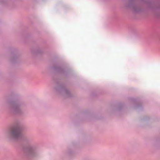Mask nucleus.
<instances>
[{
  "instance_id": "1",
  "label": "nucleus",
  "mask_w": 160,
  "mask_h": 160,
  "mask_svg": "<svg viewBox=\"0 0 160 160\" xmlns=\"http://www.w3.org/2000/svg\"><path fill=\"white\" fill-rule=\"evenodd\" d=\"M8 134L13 138H18L20 135V129L17 127L13 128L8 132Z\"/></svg>"
}]
</instances>
